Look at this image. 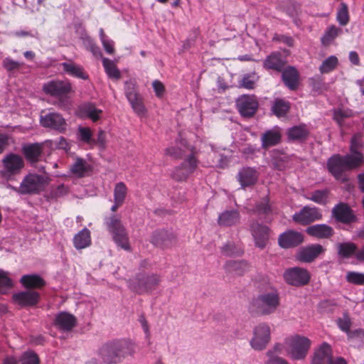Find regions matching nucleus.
Here are the masks:
<instances>
[{
	"label": "nucleus",
	"mask_w": 364,
	"mask_h": 364,
	"mask_svg": "<svg viewBox=\"0 0 364 364\" xmlns=\"http://www.w3.org/2000/svg\"><path fill=\"white\" fill-rule=\"evenodd\" d=\"M134 352L131 341L114 340L104 343L98 350V355L106 363H119Z\"/></svg>",
	"instance_id": "obj_1"
},
{
	"label": "nucleus",
	"mask_w": 364,
	"mask_h": 364,
	"mask_svg": "<svg viewBox=\"0 0 364 364\" xmlns=\"http://www.w3.org/2000/svg\"><path fill=\"white\" fill-rule=\"evenodd\" d=\"M311 341L306 336L295 334L287 338L283 344H276L274 346L275 352L282 353L293 360H304L311 348Z\"/></svg>",
	"instance_id": "obj_2"
},
{
	"label": "nucleus",
	"mask_w": 364,
	"mask_h": 364,
	"mask_svg": "<svg viewBox=\"0 0 364 364\" xmlns=\"http://www.w3.org/2000/svg\"><path fill=\"white\" fill-rule=\"evenodd\" d=\"M363 163L362 154H348L343 156L336 154L328 159V168L337 179L345 181L346 177L342 176L344 171L358 168Z\"/></svg>",
	"instance_id": "obj_3"
},
{
	"label": "nucleus",
	"mask_w": 364,
	"mask_h": 364,
	"mask_svg": "<svg viewBox=\"0 0 364 364\" xmlns=\"http://www.w3.org/2000/svg\"><path fill=\"white\" fill-rule=\"evenodd\" d=\"M279 305V298L276 291L263 292L253 298L250 309L261 315L274 313Z\"/></svg>",
	"instance_id": "obj_4"
},
{
	"label": "nucleus",
	"mask_w": 364,
	"mask_h": 364,
	"mask_svg": "<svg viewBox=\"0 0 364 364\" xmlns=\"http://www.w3.org/2000/svg\"><path fill=\"white\" fill-rule=\"evenodd\" d=\"M106 225L117 245L125 250H129L130 245L128 235L120 218L115 215L112 216L107 220Z\"/></svg>",
	"instance_id": "obj_5"
},
{
	"label": "nucleus",
	"mask_w": 364,
	"mask_h": 364,
	"mask_svg": "<svg viewBox=\"0 0 364 364\" xmlns=\"http://www.w3.org/2000/svg\"><path fill=\"white\" fill-rule=\"evenodd\" d=\"M48 184V177L29 174L23 178L20 186L15 190L21 194L37 193L42 191Z\"/></svg>",
	"instance_id": "obj_6"
},
{
	"label": "nucleus",
	"mask_w": 364,
	"mask_h": 364,
	"mask_svg": "<svg viewBox=\"0 0 364 364\" xmlns=\"http://www.w3.org/2000/svg\"><path fill=\"white\" fill-rule=\"evenodd\" d=\"M24 166L23 159L17 154H9L2 159V167L0 170L1 176L6 179L20 173Z\"/></svg>",
	"instance_id": "obj_7"
},
{
	"label": "nucleus",
	"mask_w": 364,
	"mask_h": 364,
	"mask_svg": "<svg viewBox=\"0 0 364 364\" xmlns=\"http://www.w3.org/2000/svg\"><path fill=\"white\" fill-rule=\"evenodd\" d=\"M271 340V328L264 323L256 326L252 332L250 345L255 350L261 351L265 349Z\"/></svg>",
	"instance_id": "obj_8"
},
{
	"label": "nucleus",
	"mask_w": 364,
	"mask_h": 364,
	"mask_svg": "<svg viewBox=\"0 0 364 364\" xmlns=\"http://www.w3.org/2000/svg\"><path fill=\"white\" fill-rule=\"evenodd\" d=\"M125 94L134 112L139 115L144 114L146 110L142 97L136 90L135 82L129 80L125 82Z\"/></svg>",
	"instance_id": "obj_9"
},
{
	"label": "nucleus",
	"mask_w": 364,
	"mask_h": 364,
	"mask_svg": "<svg viewBox=\"0 0 364 364\" xmlns=\"http://www.w3.org/2000/svg\"><path fill=\"white\" fill-rule=\"evenodd\" d=\"M236 104L239 112L245 117L253 116L258 108V102L254 95H242L237 98Z\"/></svg>",
	"instance_id": "obj_10"
},
{
	"label": "nucleus",
	"mask_w": 364,
	"mask_h": 364,
	"mask_svg": "<svg viewBox=\"0 0 364 364\" xmlns=\"http://www.w3.org/2000/svg\"><path fill=\"white\" fill-rule=\"evenodd\" d=\"M284 277L285 281L291 285L301 286L307 284L310 279L309 272L300 267H294L287 269Z\"/></svg>",
	"instance_id": "obj_11"
},
{
	"label": "nucleus",
	"mask_w": 364,
	"mask_h": 364,
	"mask_svg": "<svg viewBox=\"0 0 364 364\" xmlns=\"http://www.w3.org/2000/svg\"><path fill=\"white\" fill-rule=\"evenodd\" d=\"M41 124L43 127L50 128L63 132L66 129L67 124L65 119L58 113L50 112L41 114L40 118Z\"/></svg>",
	"instance_id": "obj_12"
},
{
	"label": "nucleus",
	"mask_w": 364,
	"mask_h": 364,
	"mask_svg": "<svg viewBox=\"0 0 364 364\" xmlns=\"http://www.w3.org/2000/svg\"><path fill=\"white\" fill-rule=\"evenodd\" d=\"M322 217L319 210L315 207L305 206L293 215V220L301 225H308Z\"/></svg>",
	"instance_id": "obj_13"
},
{
	"label": "nucleus",
	"mask_w": 364,
	"mask_h": 364,
	"mask_svg": "<svg viewBox=\"0 0 364 364\" xmlns=\"http://www.w3.org/2000/svg\"><path fill=\"white\" fill-rule=\"evenodd\" d=\"M250 230L255 245L259 248H264L269 238V228L257 222H255L251 225Z\"/></svg>",
	"instance_id": "obj_14"
},
{
	"label": "nucleus",
	"mask_w": 364,
	"mask_h": 364,
	"mask_svg": "<svg viewBox=\"0 0 364 364\" xmlns=\"http://www.w3.org/2000/svg\"><path fill=\"white\" fill-rule=\"evenodd\" d=\"M159 282L160 278L156 274L143 275L138 278V283L134 289L139 294L149 292L154 290Z\"/></svg>",
	"instance_id": "obj_15"
},
{
	"label": "nucleus",
	"mask_w": 364,
	"mask_h": 364,
	"mask_svg": "<svg viewBox=\"0 0 364 364\" xmlns=\"http://www.w3.org/2000/svg\"><path fill=\"white\" fill-rule=\"evenodd\" d=\"M39 294L31 289L21 291L13 295V299L18 305L27 306H34L39 301Z\"/></svg>",
	"instance_id": "obj_16"
},
{
	"label": "nucleus",
	"mask_w": 364,
	"mask_h": 364,
	"mask_svg": "<svg viewBox=\"0 0 364 364\" xmlns=\"http://www.w3.org/2000/svg\"><path fill=\"white\" fill-rule=\"evenodd\" d=\"M43 90L53 96H62L71 91V85L66 81H50L43 85Z\"/></svg>",
	"instance_id": "obj_17"
},
{
	"label": "nucleus",
	"mask_w": 364,
	"mask_h": 364,
	"mask_svg": "<svg viewBox=\"0 0 364 364\" xmlns=\"http://www.w3.org/2000/svg\"><path fill=\"white\" fill-rule=\"evenodd\" d=\"M75 316L70 313L62 311L55 316L54 320L55 326L63 331H71L76 325Z\"/></svg>",
	"instance_id": "obj_18"
},
{
	"label": "nucleus",
	"mask_w": 364,
	"mask_h": 364,
	"mask_svg": "<svg viewBox=\"0 0 364 364\" xmlns=\"http://www.w3.org/2000/svg\"><path fill=\"white\" fill-rule=\"evenodd\" d=\"M304 240V237L300 232L288 230L282 233L279 237V245L284 248H289L297 246Z\"/></svg>",
	"instance_id": "obj_19"
},
{
	"label": "nucleus",
	"mask_w": 364,
	"mask_h": 364,
	"mask_svg": "<svg viewBox=\"0 0 364 364\" xmlns=\"http://www.w3.org/2000/svg\"><path fill=\"white\" fill-rule=\"evenodd\" d=\"M332 359L331 346L327 343H323L316 350L311 364H329Z\"/></svg>",
	"instance_id": "obj_20"
},
{
	"label": "nucleus",
	"mask_w": 364,
	"mask_h": 364,
	"mask_svg": "<svg viewBox=\"0 0 364 364\" xmlns=\"http://www.w3.org/2000/svg\"><path fill=\"white\" fill-rule=\"evenodd\" d=\"M323 252L324 248L321 245H309L300 250L298 259L304 262H311Z\"/></svg>",
	"instance_id": "obj_21"
},
{
	"label": "nucleus",
	"mask_w": 364,
	"mask_h": 364,
	"mask_svg": "<svg viewBox=\"0 0 364 364\" xmlns=\"http://www.w3.org/2000/svg\"><path fill=\"white\" fill-rule=\"evenodd\" d=\"M197 161L193 156L189 157L183 165L177 168L173 173V177L178 181L186 179L196 168Z\"/></svg>",
	"instance_id": "obj_22"
},
{
	"label": "nucleus",
	"mask_w": 364,
	"mask_h": 364,
	"mask_svg": "<svg viewBox=\"0 0 364 364\" xmlns=\"http://www.w3.org/2000/svg\"><path fill=\"white\" fill-rule=\"evenodd\" d=\"M258 178L257 171L250 167L242 168L237 174V179L242 187L255 184Z\"/></svg>",
	"instance_id": "obj_23"
},
{
	"label": "nucleus",
	"mask_w": 364,
	"mask_h": 364,
	"mask_svg": "<svg viewBox=\"0 0 364 364\" xmlns=\"http://www.w3.org/2000/svg\"><path fill=\"white\" fill-rule=\"evenodd\" d=\"M333 215L337 220L349 223L355 220V216L350 208L345 204H339L333 209Z\"/></svg>",
	"instance_id": "obj_24"
},
{
	"label": "nucleus",
	"mask_w": 364,
	"mask_h": 364,
	"mask_svg": "<svg viewBox=\"0 0 364 364\" xmlns=\"http://www.w3.org/2000/svg\"><path fill=\"white\" fill-rule=\"evenodd\" d=\"M78 114L81 117L89 118L95 122L101 118L102 110L97 108L92 104H85L79 107Z\"/></svg>",
	"instance_id": "obj_25"
},
{
	"label": "nucleus",
	"mask_w": 364,
	"mask_h": 364,
	"mask_svg": "<svg viewBox=\"0 0 364 364\" xmlns=\"http://www.w3.org/2000/svg\"><path fill=\"white\" fill-rule=\"evenodd\" d=\"M306 232L309 235L318 239L328 238L333 233V229L324 224L311 225L306 229Z\"/></svg>",
	"instance_id": "obj_26"
},
{
	"label": "nucleus",
	"mask_w": 364,
	"mask_h": 364,
	"mask_svg": "<svg viewBox=\"0 0 364 364\" xmlns=\"http://www.w3.org/2000/svg\"><path fill=\"white\" fill-rule=\"evenodd\" d=\"M240 220V214L238 211L225 210L223 212L218 218V223L222 226H231L236 225Z\"/></svg>",
	"instance_id": "obj_27"
},
{
	"label": "nucleus",
	"mask_w": 364,
	"mask_h": 364,
	"mask_svg": "<svg viewBox=\"0 0 364 364\" xmlns=\"http://www.w3.org/2000/svg\"><path fill=\"white\" fill-rule=\"evenodd\" d=\"M281 139V133L277 128L266 132L262 136V146L264 148L277 144Z\"/></svg>",
	"instance_id": "obj_28"
},
{
	"label": "nucleus",
	"mask_w": 364,
	"mask_h": 364,
	"mask_svg": "<svg viewBox=\"0 0 364 364\" xmlns=\"http://www.w3.org/2000/svg\"><path fill=\"white\" fill-rule=\"evenodd\" d=\"M74 246L76 249H84L91 244L90 232L88 229L84 228L78 232L73 239Z\"/></svg>",
	"instance_id": "obj_29"
},
{
	"label": "nucleus",
	"mask_w": 364,
	"mask_h": 364,
	"mask_svg": "<svg viewBox=\"0 0 364 364\" xmlns=\"http://www.w3.org/2000/svg\"><path fill=\"white\" fill-rule=\"evenodd\" d=\"M63 70L68 75L75 77L85 80L88 77L87 75L84 72L83 68L73 62H66L61 64Z\"/></svg>",
	"instance_id": "obj_30"
},
{
	"label": "nucleus",
	"mask_w": 364,
	"mask_h": 364,
	"mask_svg": "<svg viewBox=\"0 0 364 364\" xmlns=\"http://www.w3.org/2000/svg\"><path fill=\"white\" fill-rule=\"evenodd\" d=\"M90 166L86 161L82 158L76 157L72 166H70V171L74 175L78 177H82L90 171Z\"/></svg>",
	"instance_id": "obj_31"
},
{
	"label": "nucleus",
	"mask_w": 364,
	"mask_h": 364,
	"mask_svg": "<svg viewBox=\"0 0 364 364\" xmlns=\"http://www.w3.org/2000/svg\"><path fill=\"white\" fill-rule=\"evenodd\" d=\"M285 85L291 90H294L298 83V73L294 68H288L282 73Z\"/></svg>",
	"instance_id": "obj_32"
},
{
	"label": "nucleus",
	"mask_w": 364,
	"mask_h": 364,
	"mask_svg": "<svg viewBox=\"0 0 364 364\" xmlns=\"http://www.w3.org/2000/svg\"><path fill=\"white\" fill-rule=\"evenodd\" d=\"M173 237L166 231H159L155 232L151 238V242L155 245L168 247L171 245Z\"/></svg>",
	"instance_id": "obj_33"
},
{
	"label": "nucleus",
	"mask_w": 364,
	"mask_h": 364,
	"mask_svg": "<svg viewBox=\"0 0 364 364\" xmlns=\"http://www.w3.org/2000/svg\"><path fill=\"white\" fill-rule=\"evenodd\" d=\"M284 63L280 57V54L277 53H274L269 56L264 62V66L267 69H272V70H280Z\"/></svg>",
	"instance_id": "obj_34"
},
{
	"label": "nucleus",
	"mask_w": 364,
	"mask_h": 364,
	"mask_svg": "<svg viewBox=\"0 0 364 364\" xmlns=\"http://www.w3.org/2000/svg\"><path fill=\"white\" fill-rule=\"evenodd\" d=\"M21 282L26 288H40L45 284V282L38 275H24Z\"/></svg>",
	"instance_id": "obj_35"
},
{
	"label": "nucleus",
	"mask_w": 364,
	"mask_h": 364,
	"mask_svg": "<svg viewBox=\"0 0 364 364\" xmlns=\"http://www.w3.org/2000/svg\"><path fill=\"white\" fill-rule=\"evenodd\" d=\"M290 107L289 103L282 99H277L272 107L273 113L278 117L285 115Z\"/></svg>",
	"instance_id": "obj_36"
},
{
	"label": "nucleus",
	"mask_w": 364,
	"mask_h": 364,
	"mask_svg": "<svg viewBox=\"0 0 364 364\" xmlns=\"http://www.w3.org/2000/svg\"><path fill=\"white\" fill-rule=\"evenodd\" d=\"M355 113L350 109L348 108H338L333 112V119L339 124L342 126L344 120L354 117Z\"/></svg>",
	"instance_id": "obj_37"
},
{
	"label": "nucleus",
	"mask_w": 364,
	"mask_h": 364,
	"mask_svg": "<svg viewBox=\"0 0 364 364\" xmlns=\"http://www.w3.org/2000/svg\"><path fill=\"white\" fill-rule=\"evenodd\" d=\"M338 60L335 55H331L325 59L319 67L321 73H328L336 69Z\"/></svg>",
	"instance_id": "obj_38"
},
{
	"label": "nucleus",
	"mask_w": 364,
	"mask_h": 364,
	"mask_svg": "<svg viewBox=\"0 0 364 364\" xmlns=\"http://www.w3.org/2000/svg\"><path fill=\"white\" fill-rule=\"evenodd\" d=\"M26 157L32 161L37 160L41 153V146L38 144H31L23 147Z\"/></svg>",
	"instance_id": "obj_39"
},
{
	"label": "nucleus",
	"mask_w": 364,
	"mask_h": 364,
	"mask_svg": "<svg viewBox=\"0 0 364 364\" xmlns=\"http://www.w3.org/2000/svg\"><path fill=\"white\" fill-rule=\"evenodd\" d=\"M341 29L332 26L329 27L321 38L322 43L325 46L329 45L341 33Z\"/></svg>",
	"instance_id": "obj_40"
},
{
	"label": "nucleus",
	"mask_w": 364,
	"mask_h": 364,
	"mask_svg": "<svg viewBox=\"0 0 364 364\" xmlns=\"http://www.w3.org/2000/svg\"><path fill=\"white\" fill-rule=\"evenodd\" d=\"M102 63L105 71L109 77L117 80L120 77V72L112 60L107 58H104Z\"/></svg>",
	"instance_id": "obj_41"
},
{
	"label": "nucleus",
	"mask_w": 364,
	"mask_h": 364,
	"mask_svg": "<svg viewBox=\"0 0 364 364\" xmlns=\"http://www.w3.org/2000/svg\"><path fill=\"white\" fill-rule=\"evenodd\" d=\"M127 193V188L124 183L120 182L115 185L114 189V200L118 203H123Z\"/></svg>",
	"instance_id": "obj_42"
},
{
	"label": "nucleus",
	"mask_w": 364,
	"mask_h": 364,
	"mask_svg": "<svg viewBox=\"0 0 364 364\" xmlns=\"http://www.w3.org/2000/svg\"><path fill=\"white\" fill-rule=\"evenodd\" d=\"M308 134V130L305 126H296L288 132L289 137L291 139H301Z\"/></svg>",
	"instance_id": "obj_43"
},
{
	"label": "nucleus",
	"mask_w": 364,
	"mask_h": 364,
	"mask_svg": "<svg viewBox=\"0 0 364 364\" xmlns=\"http://www.w3.org/2000/svg\"><path fill=\"white\" fill-rule=\"evenodd\" d=\"M338 254L343 257H350L355 252V245L351 242L339 243L337 245Z\"/></svg>",
	"instance_id": "obj_44"
},
{
	"label": "nucleus",
	"mask_w": 364,
	"mask_h": 364,
	"mask_svg": "<svg viewBox=\"0 0 364 364\" xmlns=\"http://www.w3.org/2000/svg\"><path fill=\"white\" fill-rule=\"evenodd\" d=\"M79 139L82 141L89 144L93 145L95 144V140L92 139V133L90 128L82 127L78 128Z\"/></svg>",
	"instance_id": "obj_45"
},
{
	"label": "nucleus",
	"mask_w": 364,
	"mask_h": 364,
	"mask_svg": "<svg viewBox=\"0 0 364 364\" xmlns=\"http://www.w3.org/2000/svg\"><path fill=\"white\" fill-rule=\"evenodd\" d=\"M12 285V281L9 276V273L0 269V293H5Z\"/></svg>",
	"instance_id": "obj_46"
},
{
	"label": "nucleus",
	"mask_w": 364,
	"mask_h": 364,
	"mask_svg": "<svg viewBox=\"0 0 364 364\" xmlns=\"http://www.w3.org/2000/svg\"><path fill=\"white\" fill-rule=\"evenodd\" d=\"M328 198L327 191H316L306 196V198L315 203L323 204L325 203Z\"/></svg>",
	"instance_id": "obj_47"
},
{
	"label": "nucleus",
	"mask_w": 364,
	"mask_h": 364,
	"mask_svg": "<svg viewBox=\"0 0 364 364\" xmlns=\"http://www.w3.org/2000/svg\"><path fill=\"white\" fill-rule=\"evenodd\" d=\"M346 280L352 284L363 285L364 284V274L355 272H348L346 274Z\"/></svg>",
	"instance_id": "obj_48"
},
{
	"label": "nucleus",
	"mask_w": 364,
	"mask_h": 364,
	"mask_svg": "<svg viewBox=\"0 0 364 364\" xmlns=\"http://www.w3.org/2000/svg\"><path fill=\"white\" fill-rule=\"evenodd\" d=\"M337 20L342 26H345L348 23L349 16L348 12V7L346 4H342L337 14Z\"/></svg>",
	"instance_id": "obj_49"
},
{
	"label": "nucleus",
	"mask_w": 364,
	"mask_h": 364,
	"mask_svg": "<svg viewBox=\"0 0 364 364\" xmlns=\"http://www.w3.org/2000/svg\"><path fill=\"white\" fill-rule=\"evenodd\" d=\"M247 267V264L244 262L234 261L228 264V270L235 272L237 274H242Z\"/></svg>",
	"instance_id": "obj_50"
},
{
	"label": "nucleus",
	"mask_w": 364,
	"mask_h": 364,
	"mask_svg": "<svg viewBox=\"0 0 364 364\" xmlns=\"http://www.w3.org/2000/svg\"><path fill=\"white\" fill-rule=\"evenodd\" d=\"M361 146V135L360 134H355L351 139L350 146V154H361L358 151V149Z\"/></svg>",
	"instance_id": "obj_51"
},
{
	"label": "nucleus",
	"mask_w": 364,
	"mask_h": 364,
	"mask_svg": "<svg viewBox=\"0 0 364 364\" xmlns=\"http://www.w3.org/2000/svg\"><path fill=\"white\" fill-rule=\"evenodd\" d=\"M337 323L338 327L344 332H346L348 335L349 334L350 328L351 325L350 319L349 316L346 314H344L342 318H340L337 321Z\"/></svg>",
	"instance_id": "obj_52"
},
{
	"label": "nucleus",
	"mask_w": 364,
	"mask_h": 364,
	"mask_svg": "<svg viewBox=\"0 0 364 364\" xmlns=\"http://www.w3.org/2000/svg\"><path fill=\"white\" fill-rule=\"evenodd\" d=\"M37 355L32 352L26 353L21 358V364H38Z\"/></svg>",
	"instance_id": "obj_53"
},
{
	"label": "nucleus",
	"mask_w": 364,
	"mask_h": 364,
	"mask_svg": "<svg viewBox=\"0 0 364 364\" xmlns=\"http://www.w3.org/2000/svg\"><path fill=\"white\" fill-rule=\"evenodd\" d=\"M21 65V64L20 63L15 61L11 59L10 58H6L3 60L4 68L9 71L14 70L19 68Z\"/></svg>",
	"instance_id": "obj_54"
},
{
	"label": "nucleus",
	"mask_w": 364,
	"mask_h": 364,
	"mask_svg": "<svg viewBox=\"0 0 364 364\" xmlns=\"http://www.w3.org/2000/svg\"><path fill=\"white\" fill-rule=\"evenodd\" d=\"M267 355L269 358L266 361L265 364H289L285 359L279 356H272V350L267 353Z\"/></svg>",
	"instance_id": "obj_55"
},
{
	"label": "nucleus",
	"mask_w": 364,
	"mask_h": 364,
	"mask_svg": "<svg viewBox=\"0 0 364 364\" xmlns=\"http://www.w3.org/2000/svg\"><path fill=\"white\" fill-rule=\"evenodd\" d=\"M256 81L257 78L254 76H245L241 81V86L247 89H253Z\"/></svg>",
	"instance_id": "obj_56"
},
{
	"label": "nucleus",
	"mask_w": 364,
	"mask_h": 364,
	"mask_svg": "<svg viewBox=\"0 0 364 364\" xmlns=\"http://www.w3.org/2000/svg\"><path fill=\"white\" fill-rule=\"evenodd\" d=\"M154 90L156 93V95L158 97H161L163 96L164 93V85L159 80H155L152 83Z\"/></svg>",
	"instance_id": "obj_57"
},
{
	"label": "nucleus",
	"mask_w": 364,
	"mask_h": 364,
	"mask_svg": "<svg viewBox=\"0 0 364 364\" xmlns=\"http://www.w3.org/2000/svg\"><path fill=\"white\" fill-rule=\"evenodd\" d=\"M102 46L106 50V52L109 54H113L114 52V43L112 41L109 40L108 38L106 40H103L102 41Z\"/></svg>",
	"instance_id": "obj_58"
},
{
	"label": "nucleus",
	"mask_w": 364,
	"mask_h": 364,
	"mask_svg": "<svg viewBox=\"0 0 364 364\" xmlns=\"http://www.w3.org/2000/svg\"><path fill=\"white\" fill-rule=\"evenodd\" d=\"M95 144L104 147L106 144V134L104 131L100 130L97 134V138L95 140Z\"/></svg>",
	"instance_id": "obj_59"
},
{
	"label": "nucleus",
	"mask_w": 364,
	"mask_h": 364,
	"mask_svg": "<svg viewBox=\"0 0 364 364\" xmlns=\"http://www.w3.org/2000/svg\"><path fill=\"white\" fill-rule=\"evenodd\" d=\"M274 39L277 40V41H279L289 46H293V39L291 37L282 36L274 37Z\"/></svg>",
	"instance_id": "obj_60"
},
{
	"label": "nucleus",
	"mask_w": 364,
	"mask_h": 364,
	"mask_svg": "<svg viewBox=\"0 0 364 364\" xmlns=\"http://www.w3.org/2000/svg\"><path fill=\"white\" fill-rule=\"evenodd\" d=\"M349 60L355 65H360V58L358 54L355 51H350L349 53Z\"/></svg>",
	"instance_id": "obj_61"
},
{
	"label": "nucleus",
	"mask_w": 364,
	"mask_h": 364,
	"mask_svg": "<svg viewBox=\"0 0 364 364\" xmlns=\"http://www.w3.org/2000/svg\"><path fill=\"white\" fill-rule=\"evenodd\" d=\"M68 192V188L64 185L59 186L55 191L54 195L56 197L63 196Z\"/></svg>",
	"instance_id": "obj_62"
},
{
	"label": "nucleus",
	"mask_w": 364,
	"mask_h": 364,
	"mask_svg": "<svg viewBox=\"0 0 364 364\" xmlns=\"http://www.w3.org/2000/svg\"><path fill=\"white\" fill-rule=\"evenodd\" d=\"M348 337L353 338H364V330L358 329L354 331L350 332Z\"/></svg>",
	"instance_id": "obj_63"
},
{
	"label": "nucleus",
	"mask_w": 364,
	"mask_h": 364,
	"mask_svg": "<svg viewBox=\"0 0 364 364\" xmlns=\"http://www.w3.org/2000/svg\"><path fill=\"white\" fill-rule=\"evenodd\" d=\"M58 146L59 149L68 151L69 149V144L65 139L60 137L58 141Z\"/></svg>",
	"instance_id": "obj_64"
}]
</instances>
